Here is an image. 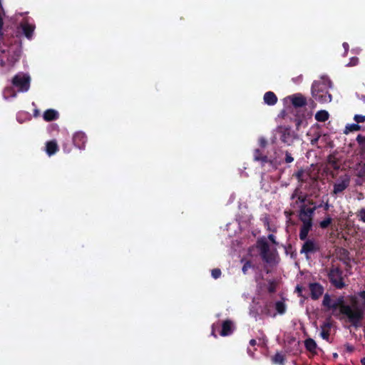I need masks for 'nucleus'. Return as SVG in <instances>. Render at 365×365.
<instances>
[{
    "label": "nucleus",
    "mask_w": 365,
    "mask_h": 365,
    "mask_svg": "<svg viewBox=\"0 0 365 365\" xmlns=\"http://www.w3.org/2000/svg\"><path fill=\"white\" fill-rule=\"evenodd\" d=\"M322 304L333 315L346 318L349 322L356 325L365 312V291L346 299L344 297L331 298L325 294Z\"/></svg>",
    "instance_id": "1"
},
{
    "label": "nucleus",
    "mask_w": 365,
    "mask_h": 365,
    "mask_svg": "<svg viewBox=\"0 0 365 365\" xmlns=\"http://www.w3.org/2000/svg\"><path fill=\"white\" fill-rule=\"evenodd\" d=\"M331 83L326 76H322L320 80L315 81L312 87L313 98L321 103H329L331 101V96L329 93L328 89L331 88Z\"/></svg>",
    "instance_id": "2"
},
{
    "label": "nucleus",
    "mask_w": 365,
    "mask_h": 365,
    "mask_svg": "<svg viewBox=\"0 0 365 365\" xmlns=\"http://www.w3.org/2000/svg\"><path fill=\"white\" fill-rule=\"evenodd\" d=\"M258 247L260 250L263 259L269 264H274L277 262V254L274 250H269L264 239H261L257 242Z\"/></svg>",
    "instance_id": "3"
},
{
    "label": "nucleus",
    "mask_w": 365,
    "mask_h": 365,
    "mask_svg": "<svg viewBox=\"0 0 365 365\" xmlns=\"http://www.w3.org/2000/svg\"><path fill=\"white\" fill-rule=\"evenodd\" d=\"M12 83L19 91L26 92L30 87V77L25 73H19L13 78Z\"/></svg>",
    "instance_id": "4"
},
{
    "label": "nucleus",
    "mask_w": 365,
    "mask_h": 365,
    "mask_svg": "<svg viewBox=\"0 0 365 365\" xmlns=\"http://www.w3.org/2000/svg\"><path fill=\"white\" fill-rule=\"evenodd\" d=\"M331 283L338 289L345 286L341 271L338 267H332L329 272Z\"/></svg>",
    "instance_id": "5"
},
{
    "label": "nucleus",
    "mask_w": 365,
    "mask_h": 365,
    "mask_svg": "<svg viewBox=\"0 0 365 365\" xmlns=\"http://www.w3.org/2000/svg\"><path fill=\"white\" fill-rule=\"evenodd\" d=\"M349 182L350 178L349 175H344L340 176L334 183L333 194L336 195L341 194L348 187Z\"/></svg>",
    "instance_id": "6"
},
{
    "label": "nucleus",
    "mask_w": 365,
    "mask_h": 365,
    "mask_svg": "<svg viewBox=\"0 0 365 365\" xmlns=\"http://www.w3.org/2000/svg\"><path fill=\"white\" fill-rule=\"evenodd\" d=\"M279 133L282 141L287 145L292 144L297 138L295 133L288 127L279 128Z\"/></svg>",
    "instance_id": "7"
},
{
    "label": "nucleus",
    "mask_w": 365,
    "mask_h": 365,
    "mask_svg": "<svg viewBox=\"0 0 365 365\" xmlns=\"http://www.w3.org/2000/svg\"><path fill=\"white\" fill-rule=\"evenodd\" d=\"M315 207H302L299 213V218L303 223L312 224V216L314 215Z\"/></svg>",
    "instance_id": "8"
},
{
    "label": "nucleus",
    "mask_w": 365,
    "mask_h": 365,
    "mask_svg": "<svg viewBox=\"0 0 365 365\" xmlns=\"http://www.w3.org/2000/svg\"><path fill=\"white\" fill-rule=\"evenodd\" d=\"M73 141L75 146L79 149H82L84 148L86 142V136L82 132H77L73 135Z\"/></svg>",
    "instance_id": "9"
},
{
    "label": "nucleus",
    "mask_w": 365,
    "mask_h": 365,
    "mask_svg": "<svg viewBox=\"0 0 365 365\" xmlns=\"http://www.w3.org/2000/svg\"><path fill=\"white\" fill-rule=\"evenodd\" d=\"M318 249L317 245L313 240L306 241L302 247V253H305L307 255L316 252Z\"/></svg>",
    "instance_id": "10"
},
{
    "label": "nucleus",
    "mask_w": 365,
    "mask_h": 365,
    "mask_svg": "<svg viewBox=\"0 0 365 365\" xmlns=\"http://www.w3.org/2000/svg\"><path fill=\"white\" fill-rule=\"evenodd\" d=\"M235 328V324L232 321L226 320L222 324L220 335L222 336H229L233 332Z\"/></svg>",
    "instance_id": "11"
},
{
    "label": "nucleus",
    "mask_w": 365,
    "mask_h": 365,
    "mask_svg": "<svg viewBox=\"0 0 365 365\" xmlns=\"http://www.w3.org/2000/svg\"><path fill=\"white\" fill-rule=\"evenodd\" d=\"M312 298L314 299H318L324 292V289L322 285L318 283H312L309 285Z\"/></svg>",
    "instance_id": "12"
},
{
    "label": "nucleus",
    "mask_w": 365,
    "mask_h": 365,
    "mask_svg": "<svg viewBox=\"0 0 365 365\" xmlns=\"http://www.w3.org/2000/svg\"><path fill=\"white\" fill-rule=\"evenodd\" d=\"M21 27L26 37L31 38L32 37L35 26L32 23H30L28 20H26L21 24Z\"/></svg>",
    "instance_id": "13"
},
{
    "label": "nucleus",
    "mask_w": 365,
    "mask_h": 365,
    "mask_svg": "<svg viewBox=\"0 0 365 365\" xmlns=\"http://www.w3.org/2000/svg\"><path fill=\"white\" fill-rule=\"evenodd\" d=\"M288 99L295 107H301L305 105L306 100L301 94H295L288 97Z\"/></svg>",
    "instance_id": "14"
},
{
    "label": "nucleus",
    "mask_w": 365,
    "mask_h": 365,
    "mask_svg": "<svg viewBox=\"0 0 365 365\" xmlns=\"http://www.w3.org/2000/svg\"><path fill=\"white\" fill-rule=\"evenodd\" d=\"M277 98L273 92L268 91L264 93V102L267 105L273 106L277 103Z\"/></svg>",
    "instance_id": "15"
},
{
    "label": "nucleus",
    "mask_w": 365,
    "mask_h": 365,
    "mask_svg": "<svg viewBox=\"0 0 365 365\" xmlns=\"http://www.w3.org/2000/svg\"><path fill=\"white\" fill-rule=\"evenodd\" d=\"M58 150V145L56 140H51L46 143V151L48 155H52Z\"/></svg>",
    "instance_id": "16"
},
{
    "label": "nucleus",
    "mask_w": 365,
    "mask_h": 365,
    "mask_svg": "<svg viewBox=\"0 0 365 365\" xmlns=\"http://www.w3.org/2000/svg\"><path fill=\"white\" fill-rule=\"evenodd\" d=\"M58 113L53 109H48L43 113V119L46 121H51L57 119Z\"/></svg>",
    "instance_id": "17"
},
{
    "label": "nucleus",
    "mask_w": 365,
    "mask_h": 365,
    "mask_svg": "<svg viewBox=\"0 0 365 365\" xmlns=\"http://www.w3.org/2000/svg\"><path fill=\"white\" fill-rule=\"evenodd\" d=\"M329 118V113L325 110H321L317 112L315 114V119L318 122H325Z\"/></svg>",
    "instance_id": "18"
},
{
    "label": "nucleus",
    "mask_w": 365,
    "mask_h": 365,
    "mask_svg": "<svg viewBox=\"0 0 365 365\" xmlns=\"http://www.w3.org/2000/svg\"><path fill=\"white\" fill-rule=\"evenodd\" d=\"M312 226V224L303 223L299 233V237L301 240H304L307 238Z\"/></svg>",
    "instance_id": "19"
},
{
    "label": "nucleus",
    "mask_w": 365,
    "mask_h": 365,
    "mask_svg": "<svg viewBox=\"0 0 365 365\" xmlns=\"http://www.w3.org/2000/svg\"><path fill=\"white\" fill-rule=\"evenodd\" d=\"M361 126L358 123L347 124L345 127L344 133L348 134L351 132H355L361 130Z\"/></svg>",
    "instance_id": "20"
},
{
    "label": "nucleus",
    "mask_w": 365,
    "mask_h": 365,
    "mask_svg": "<svg viewBox=\"0 0 365 365\" xmlns=\"http://www.w3.org/2000/svg\"><path fill=\"white\" fill-rule=\"evenodd\" d=\"M304 344L307 350L312 352L315 351L317 349V344L313 339H308L305 341Z\"/></svg>",
    "instance_id": "21"
},
{
    "label": "nucleus",
    "mask_w": 365,
    "mask_h": 365,
    "mask_svg": "<svg viewBox=\"0 0 365 365\" xmlns=\"http://www.w3.org/2000/svg\"><path fill=\"white\" fill-rule=\"evenodd\" d=\"M4 97L6 99L16 96V93L11 88H7L4 91Z\"/></svg>",
    "instance_id": "22"
},
{
    "label": "nucleus",
    "mask_w": 365,
    "mask_h": 365,
    "mask_svg": "<svg viewBox=\"0 0 365 365\" xmlns=\"http://www.w3.org/2000/svg\"><path fill=\"white\" fill-rule=\"evenodd\" d=\"M254 158L255 160H261L262 163L267 162V157L262 156L260 153L259 150L257 149L254 153Z\"/></svg>",
    "instance_id": "23"
},
{
    "label": "nucleus",
    "mask_w": 365,
    "mask_h": 365,
    "mask_svg": "<svg viewBox=\"0 0 365 365\" xmlns=\"http://www.w3.org/2000/svg\"><path fill=\"white\" fill-rule=\"evenodd\" d=\"M275 307L279 314L284 313L286 307L282 302H277L275 304Z\"/></svg>",
    "instance_id": "24"
},
{
    "label": "nucleus",
    "mask_w": 365,
    "mask_h": 365,
    "mask_svg": "<svg viewBox=\"0 0 365 365\" xmlns=\"http://www.w3.org/2000/svg\"><path fill=\"white\" fill-rule=\"evenodd\" d=\"M331 218L330 217H327L320 222V227L322 228H326L331 224Z\"/></svg>",
    "instance_id": "25"
},
{
    "label": "nucleus",
    "mask_w": 365,
    "mask_h": 365,
    "mask_svg": "<svg viewBox=\"0 0 365 365\" xmlns=\"http://www.w3.org/2000/svg\"><path fill=\"white\" fill-rule=\"evenodd\" d=\"M273 361L274 363L276 364H282L283 361H284V357L282 354H275V356H274L273 358Z\"/></svg>",
    "instance_id": "26"
},
{
    "label": "nucleus",
    "mask_w": 365,
    "mask_h": 365,
    "mask_svg": "<svg viewBox=\"0 0 365 365\" xmlns=\"http://www.w3.org/2000/svg\"><path fill=\"white\" fill-rule=\"evenodd\" d=\"M357 217H359V220L362 221L363 222H365V207L361 209L358 212Z\"/></svg>",
    "instance_id": "27"
},
{
    "label": "nucleus",
    "mask_w": 365,
    "mask_h": 365,
    "mask_svg": "<svg viewBox=\"0 0 365 365\" xmlns=\"http://www.w3.org/2000/svg\"><path fill=\"white\" fill-rule=\"evenodd\" d=\"M354 120L356 123H364L365 122V115H355L354 117Z\"/></svg>",
    "instance_id": "28"
},
{
    "label": "nucleus",
    "mask_w": 365,
    "mask_h": 365,
    "mask_svg": "<svg viewBox=\"0 0 365 365\" xmlns=\"http://www.w3.org/2000/svg\"><path fill=\"white\" fill-rule=\"evenodd\" d=\"M221 275V271L219 269H214L212 270V276L214 279H217Z\"/></svg>",
    "instance_id": "29"
},
{
    "label": "nucleus",
    "mask_w": 365,
    "mask_h": 365,
    "mask_svg": "<svg viewBox=\"0 0 365 365\" xmlns=\"http://www.w3.org/2000/svg\"><path fill=\"white\" fill-rule=\"evenodd\" d=\"M358 63V58L353 57L350 59L349 63L346 65L347 66H354Z\"/></svg>",
    "instance_id": "30"
},
{
    "label": "nucleus",
    "mask_w": 365,
    "mask_h": 365,
    "mask_svg": "<svg viewBox=\"0 0 365 365\" xmlns=\"http://www.w3.org/2000/svg\"><path fill=\"white\" fill-rule=\"evenodd\" d=\"M250 267H251V264H250V262H246V263L244 264L243 267H242V272H243L245 274H246V273H247V270H248Z\"/></svg>",
    "instance_id": "31"
},
{
    "label": "nucleus",
    "mask_w": 365,
    "mask_h": 365,
    "mask_svg": "<svg viewBox=\"0 0 365 365\" xmlns=\"http://www.w3.org/2000/svg\"><path fill=\"white\" fill-rule=\"evenodd\" d=\"M285 160L287 163H289L293 162L294 158L291 156V155L289 153H287Z\"/></svg>",
    "instance_id": "32"
},
{
    "label": "nucleus",
    "mask_w": 365,
    "mask_h": 365,
    "mask_svg": "<svg viewBox=\"0 0 365 365\" xmlns=\"http://www.w3.org/2000/svg\"><path fill=\"white\" fill-rule=\"evenodd\" d=\"M321 336H322L324 339L327 340V339H328V338H329V333H328V331H326L323 330V331L321 332Z\"/></svg>",
    "instance_id": "33"
},
{
    "label": "nucleus",
    "mask_w": 365,
    "mask_h": 365,
    "mask_svg": "<svg viewBox=\"0 0 365 365\" xmlns=\"http://www.w3.org/2000/svg\"><path fill=\"white\" fill-rule=\"evenodd\" d=\"M259 143L260 146L264 147L267 144V141L264 138H260L259 139Z\"/></svg>",
    "instance_id": "34"
},
{
    "label": "nucleus",
    "mask_w": 365,
    "mask_h": 365,
    "mask_svg": "<svg viewBox=\"0 0 365 365\" xmlns=\"http://www.w3.org/2000/svg\"><path fill=\"white\" fill-rule=\"evenodd\" d=\"M343 47L344 48V54L346 55L347 53V51L349 50V44L347 43H343Z\"/></svg>",
    "instance_id": "35"
},
{
    "label": "nucleus",
    "mask_w": 365,
    "mask_h": 365,
    "mask_svg": "<svg viewBox=\"0 0 365 365\" xmlns=\"http://www.w3.org/2000/svg\"><path fill=\"white\" fill-rule=\"evenodd\" d=\"M318 138H319V136H317V138H314L312 139V140H311V143H312V145H314V144L317 142Z\"/></svg>",
    "instance_id": "36"
},
{
    "label": "nucleus",
    "mask_w": 365,
    "mask_h": 365,
    "mask_svg": "<svg viewBox=\"0 0 365 365\" xmlns=\"http://www.w3.org/2000/svg\"><path fill=\"white\" fill-rule=\"evenodd\" d=\"M269 239L273 242V243H275V241H274V235H269Z\"/></svg>",
    "instance_id": "37"
},
{
    "label": "nucleus",
    "mask_w": 365,
    "mask_h": 365,
    "mask_svg": "<svg viewBox=\"0 0 365 365\" xmlns=\"http://www.w3.org/2000/svg\"><path fill=\"white\" fill-rule=\"evenodd\" d=\"M250 344L252 346H255V344H256V341H255V339H252V340H250Z\"/></svg>",
    "instance_id": "38"
},
{
    "label": "nucleus",
    "mask_w": 365,
    "mask_h": 365,
    "mask_svg": "<svg viewBox=\"0 0 365 365\" xmlns=\"http://www.w3.org/2000/svg\"><path fill=\"white\" fill-rule=\"evenodd\" d=\"M346 349L349 351H351L353 350V348L349 345L346 346Z\"/></svg>",
    "instance_id": "39"
},
{
    "label": "nucleus",
    "mask_w": 365,
    "mask_h": 365,
    "mask_svg": "<svg viewBox=\"0 0 365 365\" xmlns=\"http://www.w3.org/2000/svg\"><path fill=\"white\" fill-rule=\"evenodd\" d=\"M298 200L299 201L300 203H302L304 201V199L302 197H298Z\"/></svg>",
    "instance_id": "40"
},
{
    "label": "nucleus",
    "mask_w": 365,
    "mask_h": 365,
    "mask_svg": "<svg viewBox=\"0 0 365 365\" xmlns=\"http://www.w3.org/2000/svg\"><path fill=\"white\" fill-rule=\"evenodd\" d=\"M297 196V191H295V192L292 195V199H294Z\"/></svg>",
    "instance_id": "41"
},
{
    "label": "nucleus",
    "mask_w": 365,
    "mask_h": 365,
    "mask_svg": "<svg viewBox=\"0 0 365 365\" xmlns=\"http://www.w3.org/2000/svg\"><path fill=\"white\" fill-rule=\"evenodd\" d=\"M329 204H328V203H326V205H325V206H324L325 210H328V209H329Z\"/></svg>",
    "instance_id": "42"
},
{
    "label": "nucleus",
    "mask_w": 365,
    "mask_h": 365,
    "mask_svg": "<svg viewBox=\"0 0 365 365\" xmlns=\"http://www.w3.org/2000/svg\"><path fill=\"white\" fill-rule=\"evenodd\" d=\"M361 362L362 365H365V358L362 359L361 360Z\"/></svg>",
    "instance_id": "43"
},
{
    "label": "nucleus",
    "mask_w": 365,
    "mask_h": 365,
    "mask_svg": "<svg viewBox=\"0 0 365 365\" xmlns=\"http://www.w3.org/2000/svg\"><path fill=\"white\" fill-rule=\"evenodd\" d=\"M301 175H302V173H301V172H299V173H297V178H298L299 179H300V178H301Z\"/></svg>",
    "instance_id": "44"
},
{
    "label": "nucleus",
    "mask_w": 365,
    "mask_h": 365,
    "mask_svg": "<svg viewBox=\"0 0 365 365\" xmlns=\"http://www.w3.org/2000/svg\"><path fill=\"white\" fill-rule=\"evenodd\" d=\"M297 290L299 292H301V288H300L299 286H297Z\"/></svg>",
    "instance_id": "45"
},
{
    "label": "nucleus",
    "mask_w": 365,
    "mask_h": 365,
    "mask_svg": "<svg viewBox=\"0 0 365 365\" xmlns=\"http://www.w3.org/2000/svg\"><path fill=\"white\" fill-rule=\"evenodd\" d=\"M333 356H334V358H337L338 354H337L336 353H334V354H333Z\"/></svg>",
    "instance_id": "46"
},
{
    "label": "nucleus",
    "mask_w": 365,
    "mask_h": 365,
    "mask_svg": "<svg viewBox=\"0 0 365 365\" xmlns=\"http://www.w3.org/2000/svg\"><path fill=\"white\" fill-rule=\"evenodd\" d=\"M212 335H213V336H215V331H214V329H212Z\"/></svg>",
    "instance_id": "47"
},
{
    "label": "nucleus",
    "mask_w": 365,
    "mask_h": 365,
    "mask_svg": "<svg viewBox=\"0 0 365 365\" xmlns=\"http://www.w3.org/2000/svg\"><path fill=\"white\" fill-rule=\"evenodd\" d=\"M20 115H21L20 113L18 115V116H17V119H18V120H19V121H20V122H21V120H20V119H19V116H20Z\"/></svg>",
    "instance_id": "48"
},
{
    "label": "nucleus",
    "mask_w": 365,
    "mask_h": 365,
    "mask_svg": "<svg viewBox=\"0 0 365 365\" xmlns=\"http://www.w3.org/2000/svg\"><path fill=\"white\" fill-rule=\"evenodd\" d=\"M63 150L66 151V152H69V150H66V148L64 147L63 148Z\"/></svg>",
    "instance_id": "49"
}]
</instances>
